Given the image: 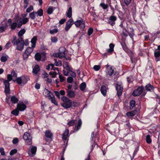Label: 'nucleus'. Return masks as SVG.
I'll list each match as a JSON object with an SVG mask.
<instances>
[{
    "label": "nucleus",
    "mask_w": 160,
    "mask_h": 160,
    "mask_svg": "<svg viewBox=\"0 0 160 160\" xmlns=\"http://www.w3.org/2000/svg\"><path fill=\"white\" fill-rule=\"evenodd\" d=\"M86 85L85 82H82L80 86V88L82 91H84L86 88Z\"/></svg>",
    "instance_id": "obj_36"
},
{
    "label": "nucleus",
    "mask_w": 160,
    "mask_h": 160,
    "mask_svg": "<svg viewBox=\"0 0 160 160\" xmlns=\"http://www.w3.org/2000/svg\"><path fill=\"white\" fill-rule=\"evenodd\" d=\"M8 58V56L6 55H4L1 57V60L2 62H5L7 60Z\"/></svg>",
    "instance_id": "obj_40"
},
{
    "label": "nucleus",
    "mask_w": 160,
    "mask_h": 160,
    "mask_svg": "<svg viewBox=\"0 0 160 160\" xmlns=\"http://www.w3.org/2000/svg\"><path fill=\"white\" fill-rule=\"evenodd\" d=\"M14 46H16L17 50L22 51L24 48V41L22 37H20L17 38L15 36H13L11 40Z\"/></svg>",
    "instance_id": "obj_1"
},
{
    "label": "nucleus",
    "mask_w": 160,
    "mask_h": 160,
    "mask_svg": "<svg viewBox=\"0 0 160 160\" xmlns=\"http://www.w3.org/2000/svg\"><path fill=\"white\" fill-rule=\"evenodd\" d=\"M100 6L102 7L104 9H105L108 8V6L107 4L103 3H101L100 4Z\"/></svg>",
    "instance_id": "obj_49"
},
{
    "label": "nucleus",
    "mask_w": 160,
    "mask_h": 160,
    "mask_svg": "<svg viewBox=\"0 0 160 160\" xmlns=\"http://www.w3.org/2000/svg\"><path fill=\"white\" fill-rule=\"evenodd\" d=\"M58 74L59 75V78L60 79V81L61 82H63L65 78L62 75H60V73L59 72H58Z\"/></svg>",
    "instance_id": "obj_54"
},
{
    "label": "nucleus",
    "mask_w": 160,
    "mask_h": 160,
    "mask_svg": "<svg viewBox=\"0 0 160 160\" xmlns=\"http://www.w3.org/2000/svg\"><path fill=\"white\" fill-rule=\"evenodd\" d=\"M64 68H66L68 70H70L71 68L69 67L68 63L65 62L63 64Z\"/></svg>",
    "instance_id": "obj_50"
},
{
    "label": "nucleus",
    "mask_w": 160,
    "mask_h": 160,
    "mask_svg": "<svg viewBox=\"0 0 160 160\" xmlns=\"http://www.w3.org/2000/svg\"><path fill=\"white\" fill-rule=\"evenodd\" d=\"M74 23L73 21L72 18L69 19L67 22L65 28L66 31H67Z\"/></svg>",
    "instance_id": "obj_11"
},
{
    "label": "nucleus",
    "mask_w": 160,
    "mask_h": 160,
    "mask_svg": "<svg viewBox=\"0 0 160 160\" xmlns=\"http://www.w3.org/2000/svg\"><path fill=\"white\" fill-rule=\"evenodd\" d=\"M67 80L68 82L71 83L73 80V78L72 77H69L68 78Z\"/></svg>",
    "instance_id": "obj_61"
},
{
    "label": "nucleus",
    "mask_w": 160,
    "mask_h": 160,
    "mask_svg": "<svg viewBox=\"0 0 160 160\" xmlns=\"http://www.w3.org/2000/svg\"><path fill=\"white\" fill-rule=\"evenodd\" d=\"M132 95L134 96H139L140 95V88L138 87L132 93Z\"/></svg>",
    "instance_id": "obj_22"
},
{
    "label": "nucleus",
    "mask_w": 160,
    "mask_h": 160,
    "mask_svg": "<svg viewBox=\"0 0 160 160\" xmlns=\"http://www.w3.org/2000/svg\"><path fill=\"white\" fill-rule=\"evenodd\" d=\"M12 142L14 144H17L18 142V139L17 138H14L13 139Z\"/></svg>",
    "instance_id": "obj_56"
},
{
    "label": "nucleus",
    "mask_w": 160,
    "mask_h": 160,
    "mask_svg": "<svg viewBox=\"0 0 160 160\" xmlns=\"http://www.w3.org/2000/svg\"><path fill=\"white\" fill-rule=\"evenodd\" d=\"M55 56L56 57H58L60 58H62L65 56V53L62 52L57 53L55 54Z\"/></svg>",
    "instance_id": "obj_31"
},
{
    "label": "nucleus",
    "mask_w": 160,
    "mask_h": 160,
    "mask_svg": "<svg viewBox=\"0 0 160 160\" xmlns=\"http://www.w3.org/2000/svg\"><path fill=\"white\" fill-rule=\"evenodd\" d=\"M49 74L52 75V77L54 78L57 75V73L55 72H49Z\"/></svg>",
    "instance_id": "obj_64"
},
{
    "label": "nucleus",
    "mask_w": 160,
    "mask_h": 160,
    "mask_svg": "<svg viewBox=\"0 0 160 160\" xmlns=\"http://www.w3.org/2000/svg\"><path fill=\"white\" fill-rule=\"evenodd\" d=\"M45 135L48 138H51L52 136V134L51 131L48 130L46 131Z\"/></svg>",
    "instance_id": "obj_28"
},
{
    "label": "nucleus",
    "mask_w": 160,
    "mask_h": 160,
    "mask_svg": "<svg viewBox=\"0 0 160 160\" xmlns=\"http://www.w3.org/2000/svg\"><path fill=\"white\" fill-rule=\"evenodd\" d=\"M29 55L30 54H28V53L25 52L23 54V59H27Z\"/></svg>",
    "instance_id": "obj_48"
},
{
    "label": "nucleus",
    "mask_w": 160,
    "mask_h": 160,
    "mask_svg": "<svg viewBox=\"0 0 160 160\" xmlns=\"http://www.w3.org/2000/svg\"><path fill=\"white\" fill-rule=\"evenodd\" d=\"M136 113L137 111L135 110L127 112L126 113V115L128 117H132L135 115L136 114Z\"/></svg>",
    "instance_id": "obj_27"
},
{
    "label": "nucleus",
    "mask_w": 160,
    "mask_h": 160,
    "mask_svg": "<svg viewBox=\"0 0 160 160\" xmlns=\"http://www.w3.org/2000/svg\"><path fill=\"white\" fill-rule=\"evenodd\" d=\"M114 47V44L110 43L109 45V48L108 49L107 51L108 52H111L113 51V48Z\"/></svg>",
    "instance_id": "obj_26"
},
{
    "label": "nucleus",
    "mask_w": 160,
    "mask_h": 160,
    "mask_svg": "<svg viewBox=\"0 0 160 160\" xmlns=\"http://www.w3.org/2000/svg\"><path fill=\"white\" fill-rule=\"evenodd\" d=\"M43 94L45 97H48L49 98L51 96H52V94L48 90L45 89L43 90Z\"/></svg>",
    "instance_id": "obj_15"
},
{
    "label": "nucleus",
    "mask_w": 160,
    "mask_h": 160,
    "mask_svg": "<svg viewBox=\"0 0 160 160\" xmlns=\"http://www.w3.org/2000/svg\"><path fill=\"white\" fill-rule=\"evenodd\" d=\"M53 67L54 65L53 64H48L47 67V69L48 70H49L50 69H52L53 68Z\"/></svg>",
    "instance_id": "obj_52"
},
{
    "label": "nucleus",
    "mask_w": 160,
    "mask_h": 160,
    "mask_svg": "<svg viewBox=\"0 0 160 160\" xmlns=\"http://www.w3.org/2000/svg\"><path fill=\"white\" fill-rule=\"evenodd\" d=\"M109 20L111 21H115L116 20V18L114 16H112L110 17Z\"/></svg>",
    "instance_id": "obj_62"
},
{
    "label": "nucleus",
    "mask_w": 160,
    "mask_h": 160,
    "mask_svg": "<svg viewBox=\"0 0 160 160\" xmlns=\"http://www.w3.org/2000/svg\"><path fill=\"white\" fill-rule=\"evenodd\" d=\"M101 68V66L99 65H96L94 66L93 69L96 71H98Z\"/></svg>",
    "instance_id": "obj_47"
},
{
    "label": "nucleus",
    "mask_w": 160,
    "mask_h": 160,
    "mask_svg": "<svg viewBox=\"0 0 160 160\" xmlns=\"http://www.w3.org/2000/svg\"><path fill=\"white\" fill-rule=\"evenodd\" d=\"M23 138L25 140L26 145H31L32 144V137L30 133L28 132L24 133L23 136Z\"/></svg>",
    "instance_id": "obj_6"
},
{
    "label": "nucleus",
    "mask_w": 160,
    "mask_h": 160,
    "mask_svg": "<svg viewBox=\"0 0 160 160\" xmlns=\"http://www.w3.org/2000/svg\"><path fill=\"white\" fill-rule=\"evenodd\" d=\"M76 122V120H72L68 122V124L69 127L71 126L74 125Z\"/></svg>",
    "instance_id": "obj_37"
},
{
    "label": "nucleus",
    "mask_w": 160,
    "mask_h": 160,
    "mask_svg": "<svg viewBox=\"0 0 160 160\" xmlns=\"http://www.w3.org/2000/svg\"><path fill=\"white\" fill-rule=\"evenodd\" d=\"M36 14V12H33L29 14V16L32 19L34 20L35 18Z\"/></svg>",
    "instance_id": "obj_34"
},
{
    "label": "nucleus",
    "mask_w": 160,
    "mask_h": 160,
    "mask_svg": "<svg viewBox=\"0 0 160 160\" xmlns=\"http://www.w3.org/2000/svg\"><path fill=\"white\" fill-rule=\"evenodd\" d=\"M116 89L118 96H121L122 94V92L123 89V86L121 82H117L116 86Z\"/></svg>",
    "instance_id": "obj_8"
},
{
    "label": "nucleus",
    "mask_w": 160,
    "mask_h": 160,
    "mask_svg": "<svg viewBox=\"0 0 160 160\" xmlns=\"http://www.w3.org/2000/svg\"><path fill=\"white\" fill-rule=\"evenodd\" d=\"M25 29H21L20 31H19L18 33V36L20 37H22V36H23V34L25 33Z\"/></svg>",
    "instance_id": "obj_35"
},
{
    "label": "nucleus",
    "mask_w": 160,
    "mask_h": 160,
    "mask_svg": "<svg viewBox=\"0 0 160 160\" xmlns=\"http://www.w3.org/2000/svg\"><path fill=\"white\" fill-rule=\"evenodd\" d=\"M67 15L68 17L70 18L72 16V8L71 7H70L67 12Z\"/></svg>",
    "instance_id": "obj_29"
},
{
    "label": "nucleus",
    "mask_w": 160,
    "mask_h": 160,
    "mask_svg": "<svg viewBox=\"0 0 160 160\" xmlns=\"http://www.w3.org/2000/svg\"><path fill=\"white\" fill-rule=\"evenodd\" d=\"M11 113L13 115L17 116L19 114V111L17 109H14L11 112Z\"/></svg>",
    "instance_id": "obj_43"
},
{
    "label": "nucleus",
    "mask_w": 160,
    "mask_h": 160,
    "mask_svg": "<svg viewBox=\"0 0 160 160\" xmlns=\"http://www.w3.org/2000/svg\"><path fill=\"white\" fill-rule=\"evenodd\" d=\"M133 31V29L132 28H130L127 32L124 28H123L122 33L123 35L125 36H128V34L130 38L132 39L134 35Z\"/></svg>",
    "instance_id": "obj_7"
},
{
    "label": "nucleus",
    "mask_w": 160,
    "mask_h": 160,
    "mask_svg": "<svg viewBox=\"0 0 160 160\" xmlns=\"http://www.w3.org/2000/svg\"><path fill=\"white\" fill-rule=\"evenodd\" d=\"M71 68L70 69V70H68V71H69V73L70 74V75H71L72 77H76V73L73 72L71 70Z\"/></svg>",
    "instance_id": "obj_42"
},
{
    "label": "nucleus",
    "mask_w": 160,
    "mask_h": 160,
    "mask_svg": "<svg viewBox=\"0 0 160 160\" xmlns=\"http://www.w3.org/2000/svg\"><path fill=\"white\" fill-rule=\"evenodd\" d=\"M65 49L63 47H60L59 50V52H60L64 53L65 51Z\"/></svg>",
    "instance_id": "obj_59"
},
{
    "label": "nucleus",
    "mask_w": 160,
    "mask_h": 160,
    "mask_svg": "<svg viewBox=\"0 0 160 160\" xmlns=\"http://www.w3.org/2000/svg\"><path fill=\"white\" fill-rule=\"evenodd\" d=\"M13 78L10 74H9L7 75V80H5L3 81L5 86V92L7 96L6 100V102L8 104L10 102L9 98L8 96V95L9 94L10 91L9 82L11 81Z\"/></svg>",
    "instance_id": "obj_3"
},
{
    "label": "nucleus",
    "mask_w": 160,
    "mask_h": 160,
    "mask_svg": "<svg viewBox=\"0 0 160 160\" xmlns=\"http://www.w3.org/2000/svg\"><path fill=\"white\" fill-rule=\"evenodd\" d=\"M58 38L56 37H51V40L52 43H56L58 41Z\"/></svg>",
    "instance_id": "obj_44"
},
{
    "label": "nucleus",
    "mask_w": 160,
    "mask_h": 160,
    "mask_svg": "<svg viewBox=\"0 0 160 160\" xmlns=\"http://www.w3.org/2000/svg\"><path fill=\"white\" fill-rule=\"evenodd\" d=\"M49 98L51 100L52 102L55 105L57 106L58 105V103L56 101L55 98L53 96V94H52V96H51V97H50Z\"/></svg>",
    "instance_id": "obj_30"
},
{
    "label": "nucleus",
    "mask_w": 160,
    "mask_h": 160,
    "mask_svg": "<svg viewBox=\"0 0 160 160\" xmlns=\"http://www.w3.org/2000/svg\"><path fill=\"white\" fill-rule=\"evenodd\" d=\"M30 148H31V150L29 149L28 151V154L31 155V154H35L37 150V148L36 147L31 146L30 147Z\"/></svg>",
    "instance_id": "obj_14"
},
{
    "label": "nucleus",
    "mask_w": 160,
    "mask_h": 160,
    "mask_svg": "<svg viewBox=\"0 0 160 160\" xmlns=\"http://www.w3.org/2000/svg\"><path fill=\"white\" fill-rule=\"evenodd\" d=\"M38 14V16H41L43 15V10L42 9H39L38 10L37 12V14Z\"/></svg>",
    "instance_id": "obj_46"
},
{
    "label": "nucleus",
    "mask_w": 160,
    "mask_h": 160,
    "mask_svg": "<svg viewBox=\"0 0 160 160\" xmlns=\"http://www.w3.org/2000/svg\"><path fill=\"white\" fill-rule=\"evenodd\" d=\"M11 101L14 103H17L18 101V98L14 96L11 97Z\"/></svg>",
    "instance_id": "obj_32"
},
{
    "label": "nucleus",
    "mask_w": 160,
    "mask_h": 160,
    "mask_svg": "<svg viewBox=\"0 0 160 160\" xmlns=\"http://www.w3.org/2000/svg\"><path fill=\"white\" fill-rule=\"evenodd\" d=\"M0 152L2 155H4L5 153L4 150V149L2 148H0Z\"/></svg>",
    "instance_id": "obj_57"
},
{
    "label": "nucleus",
    "mask_w": 160,
    "mask_h": 160,
    "mask_svg": "<svg viewBox=\"0 0 160 160\" xmlns=\"http://www.w3.org/2000/svg\"><path fill=\"white\" fill-rule=\"evenodd\" d=\"M154 89L155 87L150 83L147 84L145 87L142 85L141 86V98L146 94L147 91L153 92L155 93Z\"/></svg>",
    "instance_id": "obj_2"
},
{
    "label": "nucleus",
    "mask_w": 160,
    "mask_h": 160,
    "mask_svg": "<svg viewBox=\"0 0 160 160\" xmlns=\"http://www.w3.org/2000/svg\"><path fill=\"white\" fill-rule=\"evenodd\" d=\"M74 24L77 27H80L81 28H84L85 27V22L82 19L78 20L74 22Z\"/></svg>",
    "instance_id": "obj_10"
},
{
    "label": "nucleus",
    "mask_w": 160,
    "mask_h": 160,
    "mask_svg": "<svg viewBox=\"0 0 160 160\" xmlns=\"http://www.w3.org/2000/svg\"><path fill=\"white\" fill-rule=\"evenodd\" d=\"M152 136L149 134H148L146 136L145 140L146 142L148 144H150L152 142V139L151 138Z\"/></svg>",
    "instance_id": "obj_20"
},
{
    "label": "nucleus",
    "mask_w": 160,
    "mask_h": 160,
    "mask_svg": "<svg viewBox=\"0 0 160 160\" xmlns=\"http://www.w3.org/2000/svg\"><path fill=\"white\" fill-rule=\"evenodd\" d=\"M154 56L157 62L160 61V51H155L154 52Z\"/></svg>",
    "instance_id": "obj_18"
},
{
    "label": "nucleus",
    "mask_w": 160,
    "mask_h": 160,
    "mask_svg": "<svg viewBox=\"0 0 160 160\" xmlns=\"http://www.w3.org/2000/svg\"><path fill=\"white\" fill-rule=\"evenodd\" d=\"M40 71L39 67L38 65L35 66L33 68L32 72L35 74H37Z\"/></svg>",
    "instance_id": "obj_25"
},
{
    "label": "nucleus",
    "mask_w": 160,
    "mask_h": 160,
    "mask_svg": "<svg viewBox=\"0 0 160 160\" xmlns=\"http://www.w3.org/2000/svg\"><path fill=\"white\" fill-rule=\"evenodd\" d=\"M79 104L78 102H72V106H73V107H76L79 106Z\"/></svg>",
    "instance_id": "obj_63"
},
{
    "label": "nucleus",
    "mask_w": 160,
    "mask_h": 160,
    "mask_svg": "<svg viewBox=\"0 0 160 160\" xmlns=\"http://www.w3.org/2000/svg\"><path fill=\"white\" fill-rule=\"evenodd\" d=\"M33 9V8L32 6H30L26 10V12H29L31 11Z\"/></svg>",
    "instance_id": "obj_51"
},
{
    "label": "nucleus",
    "mask_w": 160,
    "mask_h": 160,
    "mask_svg": "<svg viewBox=\"0 0 160 160\" xmlns=\"http://www.w3.org/2000/svg\"><path fill=\"white\" fill-rule=\"evenodd\" d=\"M10 74L13 78H16L17 77V74L14 71H12L11 72V74Z\"/></svg>",
    "instance_id": "obj_58"
},
{
    "label": "nucleus",
    "mask_w": 160,
    "mask_h": 160,
    "mask_svg": "<svg viewBox=\"0 0 160 160\" xmlns=\"http://www.w3.org/2000/svg\"><path fill=\"white\" fill-rule=\"evenodd\" d=\"M130 109H132L135 106V102L134 100H132L130 102Z\"/></svg>",
    "instance_id": "obj_41"
},
{
    "label": "nucleus",
    "mask_w": 160,
    "mask_h": 160,
    "mask_svg": "<svg viewBox=\"0 0 160 160\" xmlns=\"http://www.w3.org/2000/svg\"><path fill=\"white\" fill-rule=\"evenodd\" d=\"M61 100L63 102L61 103L62 106L64 108H70L72 106V102L68 98L63 96L61 98Z\"/></svg>",
    "instance_id": "obj_4"
},
{
    "label": "nucleus",
    "mask_w": 160,
    "mask_h": 160,
    "mask_svg": "<svg viewBox=\"0 0 160 160\" xmlns=\"http://www.w3.org/2000/svg\"><path fill=\"white\" fill-rule=\"evenodd\" d=\"M93 29L91 28L89 29L88 31V34L89 36H90L93 32Z\"/></svg>",
    "instance_id": "obj_60"
},
{
    "label": "nucleus",
    "mask_w": 160,
    "mask_h": 160,
    "mask_svg": "<svg viewBox=\"0 0 160 160\" xmlns=\"http://www.w3.org/2000/svg\"><path fill=\"white\" fill-rule=\"evenodd\" d=\"M67 96L70 98H72L74 97L76 94L75 92L71 90H68L67 91Z\"/></svg>",
    "instance_id": "obj_16"
},
{
    "label": "nucleus",
    "mask_w": 160,
    "mask_h": 160,
    "mask_svg": "<svg viewBox=\"0 0 160 160\" xmlns=\"http://www.w3.org/2000/svg\"><path fill=\"white\" fill-rule=\"evenodd\" d=\"M37 39L36 37H34L31 39V42L32 44V48H34L36 46V43Z\"/></svg>",
    "instance_id": "obj_21"
},
{
    "label": "nucleus",
    "mask_w": 160,
    "mask_h": 160,
    "mask_svg": "<svg viewBox=\"0 0 160 160\" xmlns=\"http://www.w3.org/2000/svg\"><path fill=\"white\" fill-rule=\"evenodd\" d=\"M28 1L29 0H24V8H26L28 4Z\"/></svg>",
    "instance_id": "obj_55"
},
{
    "label": "nucleus",
    "mask_w": 160,
    "mask_h": 160,
    "mask_svg": "<svg viewBox=\"0 0 160 160\" xmlns=\"http://www.w3.org/2000/svg\"><path fill=\"white\" fill-rule=\"evenodd\" d=\"M28 18H20L18 21V28H20L23 24H25L28 22Z\"/></svg>",
    "instance_id": "obj_9"
},
{
    "label": "nucleus",
    "mask_w": 160,
    "mask_h": 160,
    "mask_svg": "<svg viewBox=\"0 0 160 160\" xmlns=\"http://www.w3.org/2000/svg\"><path fill=\"white\" fill-rule=\"evenodd\" d=\"M82 124V121L80 119H79L78 121V124L77 125L75 126V130L77 131L78 130L81 128V125Z\"/></svg>",
    "instance_id": "obj_24"
},
{
    "label": "nucleus",
    "mask_w": 160,
    "mask_h": 160,
    "mask_svg": "<svg viewBox=\"0 0 160 160\" xmlns=\"http://www.w3.org/2000/svg\"><path fill=\"white\" fill-rule=\"evenodd\" d=\"M101 91L102 94L104 96H105L107 93V88L105 86H102L101 88Z\"/></svg>",
    "instance_id": "obj_23"
},
{
    "label": "nucleus",
    "mask_w": 160,
    "mask_h": 160,
    "mask_svg": "<svg viewBox=\"0 0 160 160\" xmlns=\"http://www.w3.org/2000/svg\"><path fill=\"white\" fill-rule=\"evenodd\" d=\"M69 131L68 129H66L62 135V139L64 141H66L68 137Z\"/></svg>",
    "instance_id": "obj_17"
},
{
    "label": "nucleus",
    "mask_w": 160,
    "mask_h": 160,
    "mask_svg": "<svg viewBox=\"0 0 160 160\" xmlns=\"http://www.w3.org/2000/svg\"><path fill=\"white\" fill-rule=\"evenodd\" d=\"M42 57H43L44 58L45 56L43 54L39 53L36 54L35 56V59L38 61H39L41 59Z\"/></svg>",
    "instance_id": "obj_19"
},
{
    "label": "nucleus",
    "mask_w": 160,
    "mask_h": 160,
    "mask_svg": "<svg viewBox=\"0 0 160 160\" xmlns=\"http://www.w3.org/2000/svg\"><path fill=\"white\" fill-rule=\"evenodd\" d=\"M54 10V8L52 7H49L47 9L48 13L49 14H51Z\"/></svg>",
    "instance_id": "obj_45"
},
{
    "label": "nucleus",
    "mask_w": 160,
    "mask_h": 160,
    "mask_svg": "<svg viewBox=\"0 0 160 160\" xmlns=\"http://www.w3.org/2000/svg\"><path fill=\"white\" fill-rule=\"evenodd\" d=\"M17 150L16 149H13L11 150L10 152V154L11 155H12L16 153L17 152Z\"/></svg>",
    "instance_id": "obj_53"
},
{
    "label": "nucleus",
    "mask_w": 160,
    "mask_h": 160,
    "mask_svg": "<svg viewBox=\"0 0 160 160\" xmlns=\"http://www.w3.org/2000/svg\"><path fill=\"white\" fill-rule=\"evenodd\" d=\"M154 97L156 99V101L157 103L160 104V96L155 93Z\"/></svg>",
    "instance_id": "obj_39"
},
{
    "label": "nucleus",
    "mask_w": 160,
    "mask_h": 160,
    "mask_svg": "<svg viewBox=\"0 0 160 160\" xmlns=\"http://www.w3.org/2000/svg\"><path fill=\"white\" fill-rule=\"evenodd\" d=\"M18 24L16 22H12L11 25V28L12 30L15 29L16 27L18 26Z\"/></svg>",
    "instance_id": "obj_38"
},
{
    "label": "nucleus",
    "mask_w": 160,
    "mask_h": 160,
    "mask_svg": "<svg viewBox=\"0 0 160 160\" xmlns=\"http://www.w3.org/2000/svg\"><path fill=\"white\" fill-rule=\"evenodd\" d=\"M26 108V105L22 102H19L17 105V108L20 111H23Z\"/></svg>",
    "instance_id": "obj_12"
},
{
    "label": "nucleus",
    "mask_w": 160,
    "mask_h": 160,
    "mask_svg": "<svg viewBox=\"0 0 160 160\" xmlns=\"http://www.w3.org/2000/svg\"><path fill=\"white\" fill-rule=\"evenodd\" d=\"M106 68L107 69V73H108L109 76H111L114 72L113 67L107 65L106 66Z\"/></svg>",
    "instance_id": "obj_13"
},
{
    "label": "nucleus",
    "mask_w": 160,
    "mask_h": 160,
    "mask_svg": "<svg viewBox=\"0 0 160 160\" xmlns=\"http://www.w3.org/2000/svg\"><path fill=\"white\" fill-rule=\"evenodd\" d=\"M34 48H32V46H31V47H28L25 50V52L30 55V53L32 52Z\"/></svg>",
    "instance_id": "obj_33"
},
{
    "label": "nucleus",
    "mask_w": 160,
    "mask_h": 160,
    "mask_svg": "<svg viewBox=\"0 0 160 160\" xmlns=\"http://www.w3.org/2000/svg\"><path fill=\"white\" fill-rule=\"evenodd\" d=\"M29 79L28 76H23L17 78L16 81L18 84L23 86L27 83Z\"/></svg>",
    "instance_id": "obj_5"
}]
</instances>
